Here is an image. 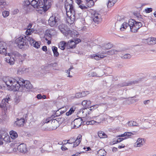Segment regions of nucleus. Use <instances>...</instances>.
Segmentation results:
<instances>
[{"instance_id":"47","label":"nucleus","mask_w":156,"mask_h":156,"mask_svg":"<svg viewBox=\"0 0 156 156\" xmlns=\"http://www.w3.org/2000/svg\"><path fill=\"white\" fill-rule=\"evenodd\" d=\"M30 4V3L29 0H25L23 3V5L24 7H26Z\"/></svg>"},{"instance_id":"37","label":"nucleus","mask_w":156,"mask_h":156,"mask_svg":"<svg viewBox=\"0 0 156 156\" xmlns=\"http://www.w3.org/2000/svg\"><path fill=\"white\" fill-rule=\"evenodd\" d=\"M53 119V116H51L50 117H48L46 119H44L42 122L41 123L42 125H44L45 123H48L51 121V120Z\"/></svg>"},{"instance_id":"34","label":"nucleus","mask_w":156,"mask_h":156,"mask_svg":"<svg viewBox=\"0 0 156 156\" xmlns=\"http://www.w3.org/2000/svg\"><path fill=\"white\" fill-rule=\"evenodd\" d=\"M137 81H130L128 83H122L121 85V87H123L124 86H127L130 85H132L133 84H135L136 83H138Z\"/></svg>"},{"instance_id":"1","label":"nucleus","mask_w":156,"mask_h":156,"mask_svg":"<svg viewBox=\"0 0 156 156\" xmlns=\"http://www.w3.org/2000/svg\"><path fill=\"white\" fill-rule=\"evenodd\" d=\"M73 0H66L65 7L66 15L68 17V22L70 24L73 23L76 19L78 18V16L75 11Z\"/></svg>"},{"instance_id":"18","label":"nucleus","mask_w":156,"mask_h":156,"mask_svg":"<svg viewBox=\"0 0 156 156\" xmlns=\"http://www.w3.org/2000/svg\"><path fill=\"white\" fill-rule=\"evenodd\" d=\"M130 24L131 25H134V24L135 27H136L137 30L142 26V24L141 22H137L135 20L133 19L130 20Z\"/></svg>"},{"instance_id":"56","label":"nucleus","mask_w":156,"mask_h":156,"mask_svg":"<svg viewBox=\"0 0 156 156\" xmlns=\"http://www.w3.org/2000/svg\"><path fill=\"white\" fill-rule=\"evenodd\" d=\"M6 5V2L5 0H0V6H4Z\"/></svg>"},{"instance_id":"59","label":"nucleus","mask_w":156,"mask_h":156,"mask_svg":"<svg viewBox=\"0 0 156 156\" xmlns=\"http://www.w3.org/2000/svg\"><path fill=\"white\" fill-rule=\"evenodd\" d=\"M150 100H145L144 101V104L145 105H147L150 102Z\"/></svg>"},{"instance_id":"58","label":"nucleus","mask_w":156,"mask_h":156,"mask_svg":"<svg viewBox=\"0 0 156 156\" xmlns=\"http://www.w3.org/2000/svg\"><path fill=\"white\" fill-rule=\"evenodd\" d=\"M72 68H70L67 71V73L69 75L67 76V77H72V76L70 75V71L71 69H72Z\"/></svg>"},{"instance_id":"29","label":"nucleus","mask_w":156,"mask_h":156,"mask_svg":"<svg viewBox=\"0 0 156 156\" xmlns=\"http://www.w3.org/2000/svg\"><path fill=\"white\" fill-rule=\"evenodd\" d=\"M61 118H56L55 119H53L51 120V122L52 124H53V123H55V124L57 125V126H56L55 127V129H56L57 128L58 126V122L60 121L61 120Z\"/></svg>"},{"instance_id":"4","label":"nucleus","mask_w":156,"mask_h":156,"mask_svg":"<svg viewBox=\"0 0 156 156\" xmlns=\"http://www.w3.org/2000/svg\"><path fill=\"white\" fill-rule=\"evenodd\" d=\"M19 83L20 85L19 89L21 91L26 89H30L32 88V86L30 82L28 80H24L23 79L19 78Z\"/></svg>"},{"instance_id":"60","label":"nucleus","mask_w":156,"mask_h":156,"mask_svg":"<svg viewBox=\"0 0 156 156\" xmlns=\"http://www.w3.org/2000/svg\"><path fill=\"white\" fill-rule=\"evenodd\" d=\"M2 104H0V107L2 108H4L5 106L7 104L5 103H2Z\"/></svg>"},{"instance_id":"51","label":"nucleus","mask_w":156,"mask_h":156,"mask_svg":"<svg viewBox=\"0 0 156 156\" xmlns=\"http://www.w3.org/2000/svg\"><path fill=\"white\" fill-rule=\"evenodd\" d=\"M59 109L60 110V112L62 114L64 113L67 111V109L66 107H62L60 108Z\"/></svg>"},{"instance_id":"7","label":"nucleus","mask_w":156,"mask_h":156,"mask_svg":"<svg viewBox=\"0 0 156 156\" xmlns=\"http://www.w3.org/2000/svg\"><path fill=\"white\" fill-rule=\"evenodd\" d=\"M58 28L60 31L65 36H67L71 33V31L65 24H60L58 27Z\"/></svg>"},{"instance_id":"24","label":"nucleus","mask_w":156,"mask_h":156,"mask_svg":"<svg viewBox=\"0 0 156 156\" xmlns=\"http://www.w3.org/2000/svg\"><path fill=\"white\" fill-rule=\"evenodd\" d=\"M91 101L89 100H83L82 102V105L86 108H88L91 105Z\"/></svg>"},{"instance_id":"48","label":"nucleus","mask_w":156,"mask_h":156,"mask_svg":"<svg viewBox=\"0 0 156 156\" xmlns=\"http://www.w3.org/2000/svg\"><path fill=\"white\" fill-rule=\"evenodd\" d=\"M26 70V69L24 68H20L18 69V73H20L21 74L23 73Z\"/></svg>"},{"instance_id":"11","label":"nucleus","mask_w":156,"mask_h":156,"mask_svg":"<svg viewBox=\"0 0 156 156\" xmlns=\"http://www.w3.org/2000/svg\"><path fill=\"white\" fill-rule=\"evenodd\" d=\"M0 140L2 141V142H0L1 144H3V142H2V140H4L5 142L7 143H9L11 142L9 135L5 133L3 134H2L0 135Z\"/></svg>"},{"instance_id":"54","label":"nucleus","mask_w":156,"mask_h":156,"mask_svg":"<svg viewBox=\"0 0 156 156\" xmlns=\"http://www.w3.org/2000/svg\"><path fill=\"white\" fill-rule=\"evenodd\" d=\"M143 145V144H139L136 142L134 144V146L136 147H141Z\"/></svg>"},{"instance_id":"26","label":"nucleus","mask_w":156,"mask_h":156,"mask_svg":"<svg viewBox=\"0 0 156 156\" xmlns=\"http://www.w3.org/2000/svg\"><path fill=\"white\" fill-rule=\"evenodd\" d=\"M89 93V91H83L81 93H77L76 94V98L85 97Z\"/></svg>"},{"instance_id":"44","label":"nucleus","mask_w":156,"mask_h":156,"mask_svg":"<svg viewBox=\"0 0 156 156\" xmlns=\"http://www.w3.org/2000/svg\"><path fill=\"white\" fill-rule=\"evenodd\" d=\"M98 107V105H94L90 106L89 108H88V109L90 112V111L93 110Z\"/></svg>"},{"instance_id":"41","label":"nucleus","mask_w":156,"mask_h":156,"mask_svg":"<svg viewBox=\"0 0 156 156\" xmlns=\"http://www.w3.org/2000/svg\"><path fill=\"white\" fill-rule=\"evenodd\" d=\"M131 57V55L129 54H126L123 56L122 58L123 59H127L130 58Z\"/></svg>"},{"instance_id":"55","label":"nucleus","mask_w":156,"mask_h":156,"mask_svg":"<svg viewBox=\"0 0 156 156\" xmlns=\"http://www.w3.org/2000/svg\"><path fill=\"white\" fill-rule=\"evenodd\" d=\"M152 11V9L150 8H147L145 9V11L147 13H149Z\"/></svg>"},{"instance_id":"42","label":"nucleus","mask_w":156,"mask_h":156,"mask_svg":"<svg viewBox=\"0 0 156 156\" xmlns=\"http://www.w3.org/2000/svg\"><path fill=\"white\" fill-rule=\"evenodd\" d=\"M75 111V109H74L73 108H71L69 111L66 113V115L67 116H69L71 115Z\"/></svg>"},{"instance_id":"40","label":"nucleus","mask_w":156,"mask_h":156,"mask_svg":"<svg viewBox=\"0 0 156 156\" xmlns=\"http://www.w3.org/2000/svg\"><path fill=\"white\" fill-rule=\"evenodd\" d=\"M60 110L59 109L56 111L55 114L52 116H53V119L56 117L59 116L62 114L61 112H60Z\"/></svg>"},{"instance_id":"21","label":"nucleus","mask_w":156,"mask_h":156,"mask_svg":"<svg viewBox=\"0 0 156 156\" xmlns=\"http://www.w3.org/2000/svg\"><path fill=\"white\" fill-rule=\"evenodd\" d=\"M76 47V43L73 40L69 41L66 45V48L67 49L73 48Z\"/></svg>"},{"instance_id":"57","label":"nucleus","mask_w":156,"mask_h":156,"mask_svg":"<svg viewBox=\"0 0 156 156\" xmlns=\"http://www.w3.org/2000/svg\"><path fill=\"white\" fill-rule=\"evenodd\" d=\"M144 140V139H142L141 138H139L136 142H137V143H139V144H144V143L143 142V141Z\"/></svg>"},{"instance_id":"23","label":"nucleus","mask_w":156,"mask_h":156,"mask_svg":"<svg viewBox=\"0 0 156 156\" xmlns=\"http://www.w3.org/2000/svg\"><path fill=\"white\" fill-rule=\"evenodd\" d=\"M76 2L79 5V7L82 9H87L86 5L83 4V1L82 0H76Z\"/></svg>"},{"instance_id":"9","label":"nucleus","mask_w":156,"mask_h":156,"mask_svg":"<svg viewBox=\"0 0 156 156\" xmlns=\"http://www.w3.org/2000/svg\"><path fill=\"white\" fill-rule=\"evenodd\" d=\"M29 40V43L31 45L36 48H40L41 44V41H36L34 38L32 37H27Z\"/></svg>"},{"instance_id":"32","label":"nucleus","mask_w":156,"mask_h":156,"mask_svg":"<svg viewBox=\"0 0 156 156\" xmlns=\"http://www.w3.org/2000/svg\"><path fill=\"white\" fill-rule=\"evenodd\" d=\"M117 2L116 0H108L107 6L108 8H110L113 6Z\"/></svg>"},{"instance_id":"5","label":"nucleus","mask_w":156,"mask_h":156,"mask_svg":"<svg viewBox=\"0 0 156 156\" xmlns=\"http://www.w3.org/2000/svg\"><path fill=\"white\" fill-rule=\"evenodd\" d=\"M38 1L39 0H32L30 3V4L34 8L36 9L37 11L41 13L42 12H44V7L43 2H39L38 4Z\"/></svg>"},{"instance_id":"12","label":"nucleus","mask_w":156,"mask_h":156,"mask_svg":"<svg viewBox=\"0 0 156 156\" xmlns=\"http://www.w3.org/2000/svg\"><path fill=\"white\" fill-rule=\"evenodd\" d=\"M44 12L46 11L51 7L53 3L52 0H43Z\"/></svg>"},{"instance_id":"15","label":"nucleus","mask_w":156,"mask_h":156,"mask_svg":"<svg viewBox=\"0 0 156 156\" xmlns=\"http://www.w3.org/2000/svg\"><path fill=\"white\" fill-rule=\"evenodd\" d=\"M6 43L3 41H0V54H5L6 53Z\"/></svg>"},{"instance_id":"31","label":"nucleus","mask_w":156,"mask_h":156,"mask_svg":"<svg viewBox=\"0 0 156 156\" xmlns=\"http://www.w3.org/2000/svg\"><path fill=\"white\" fill-rule=\"evenodd\" d=\"M9 133L11 138L12 139H15L18 136V134L17 133L14 131H10Z\"/></svg>"},{"instance_id":"33","label":"nucleus","mask_w":156,"mask_h":156,"mask_svg":"<svg viewBox=\"0 0 156 156\" xmlns=\"http://www.w3.org/2000/svg\"><path fill=\"white\" fill-rule=\"evenodd\" d=\"M52 50L54 53V56L57 57L59 55V53L58 51V48L55 46L52 47Z\"/></svg>"},{"instance_id":"17","label":"nucleus","mask_w":156,"mask_h":156,"mask_svg":"<svg viewBox=\"0 0 156 156\" xmlns=\"http://www.w3.org/2000/svg\"><path fill=\"white\" fill-rule=\"evenodd\" d=\"M16 56L13 55L11 57H9L5 58V61L9 63L10 65H13L14 63V62L16 61Z\"/></svg>"},{"instance_id":"64","label":"nucleus","mask_w":156,"mask_h":156,"mask_svg":"<svg viewBox=\"0 0 156 156\" xmlns=\"http://www.w3.org/2000/svg\"><path fill=\"white\" fill-rule=\"evenodd\" d=\"M87 27L85 26H84L81 29V30L82 31H86L87 30Z\"/></svg>"},{"instance_id":"25","label":"nucleus","mask_w":156,"mask_h":156,"mask_svg":"<svg viewBox=\"0 0 156 156\" xmlns=\"http://www.w3.org/2000/svg\"><path fill=\"white\" fill-rule=\"evenodd\" d=\"M147 40V43L149 45H153L156 43V39L155 38H149Z\"/></svg>"},{"instance_id":"2","label":"nucleus","mask_w":156,"mask_h":156,"mask_svg":"<svg viewBox=\"0 0 156 156\" xmlns=\"http://www.w3.org/2000/svg\"><path fill=\"white\" fill-rule=\"evenodd\" d=\"M3 80L8 87H10L13 90L17 91L19 89V80L9 76L4 77Z\"/></svg>"},{"instance_id":"13","label":"nucleus","mask_w":156,"mask_h":156,"mask_svg":"<svg viewBox=\"0 0 156 156\" xmlns=\"http://www.w3.org/2000/svg\"><path fill=\"white\" fill-rule=\"evenodd\" d=\"M80 115H82V117L83 118L87 116L88 114L90 113V112L87 108H84L80 109L78 112Z\"/></svg>"},{"instance_id":"53","label":"nucleus","mask_w":156,"mask_h":156,"mask_svg":"<svg viewBox=\"0 0 156 156\" xmlns=\"http://www.w3.org/2000/svg\"><path fill=\"white\" fill-rule=\"evenodd\" d=\"M96 122L94 120H91L86 122V124L87 125L94 124Z\"/></svg>"},{"instance_id":"36","label":"nucleus","mask_w":156,"mask_h":156,"mask_svg":"<svg viewBox=\"0 0 156 156\" xmlns=\"http://www.w3.org/2000/svg\"><path fill=\"white\" fill-rule=\"evenodd\" d=\"M98 133L99 137L101 138H106L108 137L107 135L103 131H99Z\"/></svg>"},{"instance_id":"62","label":"nucleus","mask_w":156,"mask_h":156,"mask_svg":"<svg viewBox=\"0 0 156 156\" xmlns=\"http://www.w3.org/2000/svg\"><path fill=\"white\" fill-rule=\"evenodd\" d=\"M61 149L62 151H65L67 150V148L64 145H62V146Z\"/></svg>"},{"instance_id":"61","label":"nucleus","mask_w":156,"mask_h":156,"mask_svg":"<svg viewBox=\"0 0 156 156\" xmlns=\"http://www.w3.org/2000/svg\"><path fill=\"white\" fill-rule=\"evenodd\" d=\"M42 50L44 51H46L47 50V47L45 46H43L42 47Z\"/></svg>"},{"instance_id":"14","label":"nucleus","mask_w":156,"mask_h":156,"mask_svg":"<svg viewBox=\"0 0 156 156\" xmlns=\"http://www.w3.org/2000/svg\"><path fill=\"white\" fill-rule=\"evenodd\" d=\"M25 122L23 118L16 119V120L14 123V125L16 127H22L23 126Z\"/></svg>"},{"instance_id":"63","label":"nucleus","mask_w":156,"mask_h":156,"mask_svg":"<svg viewBox=\"0 0 156 156\" xmlns=\"http://www.w3.org/2000/svg\"><path fill=\"white\" fill-rule=\"evenodd\" d=\"M37 99H40L42 98V96L41 94H38L37 96Z\"/></svg>"},{"instance_id":"3","label":"nucleus","mask_w":156,"mask_h":156,"mask_svg":"<svg viewBox=\"0 0 156 156\" xmlns=\"http://www.w3.org/2000/svg\"><path fill=\"white\" fill-rule=\"evenodd\" d=\"M27 37H31V36L28 35L21 36L16 39L15 42L17 44L19 48L22 49L23 48H27L28 47L27 41L29 42V40L27 38Z\"/></svg>"},{"instance_id":"35","label":"nucleus","mask_w":156,"mask_h":156,"mask_svg":"<svg viewBox=\"0 0 156 156\" xmlns=\"http://www.w3.org/2000/svg\"><path fill=\"white\" fill-rule=\"evenodd\" d=\"M121 51V50H120L112 49L108 51V54L112 55L114 54H117L118 52H120Z\"/></svg>"},{"instance_id":"16","label":"nucleus","mask_w":156,"mask_h":156,"mask_svg":"<svg viewBox=\"0 0 156 156\" xmlns=\"http://www.w3.org/2000/svg\"><path fill=\"white\" fill-rule=\"evenodd\" d=\"M18 151L21 152L26 153L27 151L26 144H22L19 145L17 147Z\"/></svg>"},{"instance_id":"50","label":"nucleus","mask_w":156,"mask_h":156,"mask_svg":"<svg viewBox=\"0 0 156 156\" xmlns=\"http://www.w3.org/2000/svg\"><path fill=\"white\" fill-rule=\"evenodd\" d=\"M10 100V98H9V97H8V98L6 97V98L3 99L2 101V103H5L6 104L7 103H8V101H9Z\"/></svg>"},{"instance_id":"19","label":"nucleus","mask_w":156,"mask_h":156,"mask_svg":"<svg viewBox=\"0 0 156 156\" xmlns=\"http://www.w3.org/2000/svg\"><path fill=\"white\" fill-rule=\"evenodd\" d=\"M32 25V24L30 23L27 26V29L26 32V34L27 35L30 36L31 33L34 31V29L31 28Z\"/></svg>"},{"instance_id":"20","label":"nucleus","mask_w":156,"mask_h":156,"mask_svg":"<svg viewBox=\"0 0 156 156\" xmlns=\"http://www.w3.org/2000/svg\"><path fill=\"white\" fill-rule=\"evenodd\" d=\"M82 121L81 118L75 119L73 121L75 128H77L79 127L81 125Z\"/></svg>"},{"instance_id":"8","label":"nucleus","mask_w":156,"mask_h":156,"mask_svg":"<svg viewBox=\"0 0 156 156\" xmlns=\"http://www.w3.org/2000/svg\"><path fill=\"white\" fill-rule=\"evenodd\" d=\"M92 18L94 22L97 24L99 23L102 21L101 15L98 12H95L93 14H92Z\"/></svg>"},{"instance_id":"45","label":"nucleus","mask_w":156,"mask_h":156,"mask_svg":"<svg viewBox=\"0 0 156 156\" xmlns=\"http://www.w3.org/2000/svg\"><path fill=\"white\" fill-rule=\"evenodd\" d=\"M128 125L129 126H136V123L134 121H130L128 123Z\"/></svg>"},{"instance_id":"22","label":"nucleus","mask_w":156,"mask_h":156,"mask_svg":"<svg viewBox=\"0 0 156 156\" xmlns=\"http://www.w3.org/2000/svg\"><path fill=\"white\" fill-rule=\"evenodd\" d=\"M105 56L103 55L98 54L97 55L95 54L93 55L90 56V58L91 59L94 58V59L98 60L101 58H103Z\"/></svg>"},{"instance_id":"46","label":"nucleus","mask_w":156,"mask_h":156,"mask_svg":"<svg viewBox=\"0 0 156 156\" xmlns=\"http://www.w3.org/2000/svg\"><path fill=\"white\" fill-rule=\"evenodd\" d=\"M75 138L74 137H71L69 140H67V143L69 144H72L73 143H74V141L75 140Z\"/></svg>"},{"instance_id":"43","label":"nucleus","mask_w":156,"mask_h":156,"mask_svg":"<svg viewBox=\"0 0 156 156\" xmlns=\"http://www.w3.org/2000/svg\"><path fill=\"white\" fill-rule=\"evenodd\" d=\"M81 142L80 140H78L75 139V140L73 143V147H76L77 146L80 144Z\"/></svg>"},{"instance_id":"28","label":"nucleus","mask_w":156,"mask_h":156,"mask_svg":"<svg viewBox=\"0 0 156 156\" xmlns=\"http://www.w3.org/2000/svg\"><path fill=\"white\" fill-rule=\"evenodd\" d=\"M103 75V73L102 72V73L101 74H97L96 73L94 72H92L89 73L88 74V76L90 77H100L101 76Z\"/></svg>"},{"instance_id":"6","label":"nucleus","mask_w":156,"mask_h":156,"mask_svg":"<svg viewBox=\"0 0 156 156\" xmlns=\"http://www.w3.org/2000/svg\"><path fill=\"white\" fill-rule=\"evenodd\" d=\"M128 26L129 27L130 30L133 32L136 33L137 32V29L135 24L134 25H130V20L128 21V23L124 22L122 25V27L120 28V30L122 31L123 30V29H126Z\"/></svg>"},{"instance_id":"39","label":"nucleus","mask_w":156,"mask_h":156,"mask_svg":"<svg viewBox=\"0 0 156 156\" xmlns=\"http://www.w3.org/2000/svg\"><path fill=\"white\" fill-rule=\"evenodd\" d=\"M133 135V134L131 132H125L123 134H121V135L119 136H118L120 137H123V136H131Z\"/></svg>"},{"instance_id":"49","label":"nucleus","mask_w":156,"mask_h":156,"mask_svg":"<svg viewBox=\"0 0 156 156\" xmlns=\"http://www.w3.org/2000/svg\"><path fill=\"white\" fill-rule=\"evenodd\" d=\"M9 12L8 11H5L2 12V15L4 17H7L9 15Z\"/></svg>"},{"instance_id":"38","label":"nucleus","mask_w":156,"mask_h":156,"mask_svg":"<svg viewBox=\"0 0 156 156\" xmlns=\"http://www.w3.org/2000/svg\"><path fill=\"white\" fill-rule=\"evenodd\" d=\"M106 152L103 149H101L98 152V154L99 156H105L106 155Z\"/></svg>"},{"instance_id":"52","label":"nucleus","mask_w":156,"mask_h":156,"mask_svg":"<svg viewBox=\"0 0 156 156\" xmlns=\"http://www.w3.org/2000/svg\"><path fill=\"white\" fill-rule=\"evenodd\" d=\"M111 45L110 44H108L105 45V47H103V49H108L110 48Z\"/></svg>"},{"instance_id":"27","label":"nucleus","mask_w":156,"mask_h":156,"mask_svg":"<svg viewBox=\"0 0 156 156\" xmlns=\"http://www.w3.org/2000/svg\"><path fill=\"white\" fill-rule=\"evenodd\" d=\"M86 5L88 7H91L94 5V2L93 0H85Z\"/></svg>"},{"instance_id":"10","label":"nucleus","mask_w":156,"mask_h":156,"mask_svg":"<svg viewBox=\"0 0 156 156\" xmlns=\"http://www.w3.org/2000/svg\"><path fill=\"white\" fill-rule=\"evenodd\" d=\"M58 19L55 16H51L48 20V23L50 26L53 27L57 25Z\"/></svg>"},{"instance_id":"30","label":"nucleus","mask_w":156,"mask_h":156,"mask_svg":"<svg viewBox=\"0 0 156 156\" xmlns=\"http://www.w3.org/2000/svg\"><path fill=\"white\" fill-rule=\"evenodd\" d=\"M66 43L64 41L60 42L58 44V47L62 50H64L66 46Z\"/></svg>"}]
</instances>
